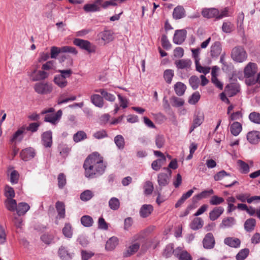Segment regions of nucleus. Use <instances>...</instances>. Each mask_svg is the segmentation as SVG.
<instances>
[{
  "mask_svg": "<svg viewBox=\"0 0 260 260\" xmlns=\"http://www.w3.org/2000/svg\"><path fill=\"white\" fill-rule=\"evenodd\" d=\"M204 221L200 217L193 219L190 224V228L193 230H198L203 227Z\"/></svg>",
  "mask_w": 260,
  "mask_h": 260,
  "instance_id": "473e14b6",
  "label": "nucleus"
},
{
  "mask_svg": "<svg viewBox=\"0 0 260 260\" xmlns=\"http://www.w3.org/2000/svg\"><path fill=\"white\" fill-rule=\"evenodd\" d=\"M93 197V192L90 190H86L80 194V199L83 201H88Z\"/></svg>",
  "mask_w": 260,
  "mask_h": 260,
  "instance_id": "09e8293b",
  "label": "nucleus"
},
{
  "mask_svg": "<svg viewBox=\"0 0 260 260\" xmlns=\"http://www.w3.org/2000/svg\"><path fill=\"white\" fill-rule=\"evenodd\" d=\"M95 92H100L103 98L106 100L110 102H114L115 100V96L114 95L108 92L105 89H99L95 90Z\"/></svg>",
  "mask_w": 260,
  "mask_h": 260,
  "instance_id": "2f4dec72",
  "label": "nucleus"
},
{
  "mask_svg": "<svg viewBox=\"0 0 260 260\" xmlns=\"http://www.w3.org/2000/svg\"><path fill=\"white\" fill-rule=\"evenodd\" d=\"M189 83L193 90L197 89L200 83V80L197 76H192L189 79Z\"/></svg>",
  "mask_w": 260,
  "mask_h": 260,
  "instance_id": "864d4df0",
  "label": "nucleus"
},
{
  "mask_svg": "<svg viewBox=\"0 0 260 260\" xmlns=\"http://www.w3.org/2000/svg\"><path fill=\"white\" fill-rule=\"evenodd\" d=\"M213 193L214 191L212 189L208 190H204L201 193L193 196V198H192V201L193 204H196L201 199L207 198L209 196Z\"/></svg>",
  "mask_w": 260,
  "mask_h": 260,
  "instance_id": "f3484780",
  "label": "nucleus"
},
{
  "mask_svg": "<svg viewBox=\"0 0 260 260\" xmlns=\"http://www.w3.org/2000/svg\"><path fill=\"white\" fill-rule=\"evenodd\" d=\"M153 210V208L151 205H143L140 210V215L143 218H146L149 216Z\"/></svg>",
  "mask_w": 260,
  "mask_h": 260,
  "instance_id": "4be33fe9",
  "label": "nucleus"
},
{
  "mask_svg": "<svg viewBox=\"0 0 260 260\" xmlns=\"http://www.w3.org/2000/svg\"><path fill=\"white\" fill-rule=\"evenodd\" d=\"M19 174L16 170H13L10 174V181L12 184H17L18 182Z\"/></svg>",
  "mask_w": 260,
  "mask_h": 260,
  "instance_id": "13d9d810",
  "label": "nucleus"
},
{
  "mask_svg": "<svg viewBox=\"0 0 260 260\" xmlns=\"http://www.w3.org/2000/svg\"><path fill=\"white\" fill-rule=\"evenodd\" d=\"M29 205L25 202L19 203L16 210L17 215L19 216H23L29 210Z\"/></svg>",
  "mask_w": 260,
  "mask_h": 260,
  "instance_id": "a211bd4d",
  "label": "nucleus"
},
{
  "mask_svg": "<svg viewBox=\"0 0 260 260\" xmlns=\"http://www.w3.org/2000/svg\"><path fill=\"white\" fill-rule=\"evenodd\" d=\"M193 189L189 190L185 193H183L180 199L177 201L176 203L175 207V208L179 207L185 201L189 198L193 193Z\"/></svg>",
  "mask_w": 260,
  "mask_h": 260,
  "instance_id": "f704fd0d",
  "label": "nucleus"
},
{
  "mask_svg": "<svg viewBox=\"0 0 260 260\" xmlns=\"http://www.w3.org/2000/svg\"><path fill=\"white\" fill-rule=\"evenodd\" d=\"M34 89L39 94L47 95L52 92L53 86L49 82L42 81L34 84Z\"/></svg>",
  "mask_w": 260,
  "mask_h": 260,
  "instance_id": "7ed1b4c3",
  "label": "nucleus"
},
{
  "mask_svg": "<svg viewBox=\"0 0 260 260\" xmlns=\"http://www.w3.org/2000/svg\"><path fill=\"white\" fill-rule=\"evenodd\" d=\"M144 193L146 195H150L153 191L154 188L153 185L151 181H146L144 186Z\"/></svg>",
  "mask_w": 260,
  "mask_h": 260,
  "instance_id": "680f3d73",
  "label": "nucleus"
},
{
  "mask_svg": "<svg viewBox=\"0 0 260 260\" xmlns=\"http://www.w3.org/2000/svg\"><path fill=\"white\" fill-rule=\"evenodd\" d=\"M242 129V125L238 122H233L230 126L231 132L235 136H237L241 132Z\"/></svg>",
  "mask_w": 260,
  "mask_h": 260,
  "instance_id": "72a5a7b5",
  "label": "nucleus"
},
{
  "mask_svg": "<svg viewBox=\"0 0 260 260\" xmlns=\"http://www.w3.org/2000/svg\"><path fill=\"white\" fill-rule=\"evenodd\" d=\"M215 244V240L213 235L209 233H207L203 240V245L204 248L211 249L213 248Z\"/></svg>",
  "mask_w": 260,
  "mask_h": 260,
  "instance_id": "1a4fd4ad",
  "label": "nucleus"
},
{
  "mask_svg": "<svg viewBox=\"0 0 260 260\" xmlns=\"http://www.w3.org/2000/svg\"><path fill=\"white\" fill-rule=\"evenodd\" d=\"M74 44L81 48L87 51L89 53L95 51V47L90 42L80 39H75L74 40Z\"/></svg>",
  "mask_w": 260,
  "mask_h": 260,
  "instance_id": "6e6552de",
  "label": "nucleus"
},
{
  "mask_svg": "<svg viewBox=\"0 0 260 260\" xmlns=\"http://www.w3.org/2000/svg\"><path fill=\"white\" fill-rule=\"evenodd\" d=\"M12 220L14 224V225L17 228H21L22 226L23 219L22 218L19 217V216L14 214Z\"/></svg>",
  "mask_w": 260,
  "mask_h": 260,
  "instance_id": "0e129e2a",
  "label": "nucleus"
},
{
  "mask_svg": "<svg viewBox=\"0 0 260 260\" xmlns=\"http://www.w3.org/2000/svg\"><path fill=\"white\" fill-rule=\"evenodd\" d=\"M250 120L255 123L260 124V114L256 112H251L249 115Z\"/></svg>",
  "mask_w": 260,
  "mask_h": 260,
  "instance_id": "e2e57ef3",
  "label": "nucleus"
},
{
  "mask_svg": "<svg viewBox=\"0 0 260 260\" xmlns=\"http://www.w3.org/2000/svg\"><path fill=\"white\" fill-rule=\"evenodd\" d=\"M91 103L96 107L102 108L104 106V100L103 96L99 94H94L90 97Z\"/></svg>",
  "mask_w": 260,
  "mask_h": 260,
  "instance_id": "b1692460",
  "label": "nucleus"
},
{
  "mask_svg": "<svg viewBox=\"0 0 260 260\" xmlns=\"http://www.w3.org/2000/svg\"><path fill=\"white\" fill-rule=\"evenodd\" d=\"M140 244L138 243L133 244L128 247L123 253L124 257H129L135 253L139 249Z\"/></svg>",
  "mask_w": 260,
  "mask_h": 260,
  "instance_id": "aec40b11",
  "label": "nucleus"
},
{
  "mask_svg": "<svg viewBox=\"0 0 260 260\" xmlns=\"http://www.w3.org/2000/svg\"><path fill=\"white\" fill-rule=\"evenodd\" d=\"M67 52L75 55L77 54V51L73 47L69 46H64L61 47L52 46L50 48V57L51 58H56L59 53Z\"/></svg>",
  "mask_w": 260,
  "mask_h": 260,
  "instance_id": "39448f33",
  "label": "nucleus"
},
{
  "mask_svg": "<svg viewBox=\"0 0 260 260\" xmlns=\"http://www.w3.org/2000/svg\"><path fill=\"white\" fill-rule=\"evenodd\" d=\"M166 161V158H158L153 161L151 164V167L153 170L155 171H158L161 168V166Z\"/></svg>",
  "mask_w": 260,
  "mask_h": 260,
  "instance_id": "58836bf2",
  "label": "nucleus"
},
{
  "mask_svg": "<svg viewBox=\"0 0 260 260\" xmlns=\"http://www.w3.org/2000/svg\"><path fill=\"white\" fill-rule=\"evenodd\" d=\"M164 169L167 171L168 174L161 173L157 176V182L160 187V190H161L162 187L165 186L169 184L172 174V171L169 168H164Z\"/></svg>",
  "mask_w": 260,
  "mask_h": 260,
  "instance_id": "0eeeda50",
  "label": "nucleus"
},
{
  "mask_svg": "<svg viewBox=\"0 0 260 260\" xmlns=\"http://www.w3.org/2000/svg\"><path fill=\"white\" fill-rule=\"evenodd\" d=\"M62 233L67 238H71L73 235L72 227L70 224L66 223L62 229Z\"/></svg>",
  "mask_w": 260,
  "mask_h": 260,
  "instance_id": "052dcab7",
  "label": "nucleus"
},
{
  "mask_svg": "<svg viewBox=\"0 0 260 260\" xmlns=\"http://www.w3.org/2000/svg\"><path fill=\"white\" fill-rule=\"evenodd\" d=\"M202 14L203 17L207 18L215 17L217 19L219 10L215 8L204 9L202 12Z\"/></svg>",
  "mask_w": 260,
  "mask_h": 260,
  "instance_id": "6ab92c4d",
  "label": "nucleus"
},
{
  "mask_svg": "<svg viewBox=\"0 0 260 260\" xmlns=\"http://www.w3.org/2000/svg\"><path fill=\"white\" fill-rule=\"evenodd\" d=\"M186 89V87L185 85L181 82H178L174 85L175 92L178 96L183 95Z\"/></svg>",
  "mask_w": 260,
  "mask_h": 260,
  "instance_id": "c756f323",
  "label": "nucleus"
},
{
  "mask_svg": "<svg viewBox=\"0 0 260 260\" xmlns=\"http://www.w3.org/2000/svg\"><path fill=\"white\" fill-rule=\"evenodd\" d=\"M4 204L6 208L11 212L15 211L18 205L16 201L13 199H6Z\"/></svg>",
  "mask_w": 260,
  "mask_h": 260,
  "instance_id": "5701e85b",
  "label": "nucleus"
},
{
  "mask_svg": "<svg viewBox=\"0 0 260 260\" xmlns=\"http://www.w3.org/2000/svg\"><path fill=\"white\" fill-rule=\"evenodd\" d=\"M54 109L53 108H50L47 110H44L41 112L42 114H46L44 121L48 122L52 124H56L60 120L62 116V111L59 110L56 113L48 114L49 113H53Z\"/></svg>",
  "mask_w": 260,
  "mask_h": 260,
  "instance_id": "20e7f679",
  "label": "nucleus"
},
{
  "mask_svg": "<svg viewBox=\"0 0 260 260\" xmlns=\"http://www.w3.org/2000/svg\"><path fill=\"white\" fill-rule=\"evenodd\" d=\"M200 94L199 92H194L188 100V103L190 104H196L200 99Z\"/></svg>",
  "mask_w": 260,
  "mask_h": 260,
  "instance_id": "338daca9",
  "label": "nucleus"
},
{
  "mask_svg": "<svg viewBox=\"0 0 260 260\" xmlns=\"http://www.w3.org/2000/svg\"><path fill=\"white\" fill-rule=\"evenodd\" d=\"M35 155V150L30 147L23 149L20 153L21 158L24 161H28L33 158Z\"/></svg>",
  "mask_w": 260,
  "mask_h": 260,
  "instance_id": "ddd939ff",
  "label": "nucleus"
},
{
  "mask_svg": "<svg viewBox=\"0 0 260 260\" xmlns=\"http://www.w3.org/2000/svg\"><path fill=\"white\" fill-rule=\"evenodd\" d=\"M174 75V71L172 70L168 69L165 71L164 78L167 83H171Z\"/></svg>",
  "mask_w": 260,
  "mask_h": 260,
  "instance_id": "8fccbe9b",
  "label": "nucleus"
},
{
  "mask_svg": "<svg viewBox=\"0 0 260 260\" xmlns=\"http://www.w3.org/2000/svg\"><path fill=\"white\" fill-rule=\"evenodd\" d=\"M109 206L111 209L117 210L120 207L119 200L116 198H112L109 201Z\"/></svg>",
  "mask_w": 260,
  "mask_h": 260,
  "instance_id": "de8ad7c7",
  "label": "nucleus"
},
{
  "mask_svg": "<svg viewBox=\"0 0 260 260\" xmlns=\"http://www.w3.org/2000/svg\"><path fill=\"white\" fill-rule=\"evenodd\" d=\"M55 207L60 218H64L65 216V207L64 204L59 201L56 203Z\"/></svg>",
  "mask_w": 260,
  "mask_h": 260,
  "instance_id": "4c0bfd02",
  "label": "nucleus"
},
{
  "mask_svg": "<svg viewBox=\"0 0 260 260\" xmlns=\"http://www.w3.org/2000/svg\"><path fill=\"white\" fill-rule=\"evenodd\" d=\"M224 200L223 198L218 197L217 196H212L210 201L209 203L211 205H218L223 203Z\"/></svg>",
  "mask_w": 260,
  "mask_h": 260,
  "instance_id": "5fc2aeb1",
  "label": "nucleus"
},
{
  "mask_svg": "<svg viewBox=\"0 0 260 260\" xmlns=\"http://www.w3.org/2000/svg\"><path fill=\"white\" fill-rule=\"evenodd\" d=\"M41 141L43 145L46 148H50L52 144V134L51 131H46L41 136Z\"/></svg>",
  "mask_w": 260,
  "mask_h": 260,
  "instance_id": "9b49d317",
  "label": "nucleus"
},
{
  "mask_svg": "<svg viewBox=\"0 0 260 260\" xmlns=\"http://www.w3.org/2000/svg\"><path fill=\"white\" fill-rule=\"evenodd\" d=\"M58 254L60 258L63 260H70L71 258L70 254L68 252L66 248L63 246H61L58 250Z\"/></svg>",
  "mask_w": 260,
  "mask_h": 260,
  "instance_id": "ea45409f",
  "label": "nucleus"
},
{
  "mask_svg": "<svg viewBox=\"0 0 260 260\" xmlns=\"http://www.w3.org/2000/svg\"><path fill=\"white\" fill-rule=\"evenodd\" d=\"M174 64L178 69H189L192 64L191 61L189 59H181L176 60Z\"/></svg>",
  "mask_w": 260,
  "mask_h": 260,
  "instance_id": "2eb2a0df",
  "label": "nucleus"
},
{
  "mask_svg": "<svg viewBox=\"0 0 260 260\" xmlns=\"http://www.w3.org/2000/svg\"><path fill=\"white\" fill-rule=\"evenodd\" d=\"M60 155L63 157H67L71 151V148L67 145L60 144L58 147Z\"/></svg>",
  "mask_w": 260,
  "mask_h": 260,
  "instance_id": "3c124183",
  "label": "nucleus"
},
{
  "mask_svg": "<svg viewBox=\"0 0 260 260\" xmlns=\"http://www.w3.org/2000/svg\"><path fill=\"white\" fill-rule=\"evenodd\" d=\"M175 256L178 260H192L190 254L186 251L183 250L180 247L175 249Z\"/></svg>",
  "mask_w": 260,
  "mask_h": 260,
  "instance_id": "4468645a",
  "label": "nucleus"
},
{
  "mask_svg": "<svg viewBox=\"0 0 260 260\" xmlns=\"http://www.w3.org/2000/svg\"><path fill=\"white\" fill-rule=\"evenodd\" d=\"M249 253V250L248 248H244L241 250L236 255L237 260H244L245 259Z\"/></svg>",
  "mask_w": 260,
  "mask_h": 260,
  "instance_id": "6e6d98bb",
  "label": "nucleus"
},
{
  "mask_svg": "<svg viewBox=\"0 0 260 260\" xmlns=\"http://www.w3.org/2000/svg\"><path fill=\"white\" fill-rule=\"evenodd\" d=\"M4 191V195L7 199H13L15 196L13 188L8 185L5 186Z\"/></svg>",
  "mask_w": 260,
  "mask_h": 260,
  "instance_id": "a18cd8bd",
  "label": "nucleus"
},
{
  "mask_svg": "<svg viewBox=\"0 0 260 260\" xmlns=\"http://www.w3.org/2000/svg\"><path fill=\"white\" fill-rule=\"evenodd\" d=\"M236 223V220L234 217H228L224 218L219 225L221 229L229 228L232 227Z\"/></svg>",
  "mask_w": 260,
  "mask_h": 260,
  "instance_id": "a878e982",
  "label": "nucleus"
},
{
  "mask_svg": "<svg viewBox=\"0 0 260 260\" xmlns=\"http://www.w3.org/2000/svg\"><path fill=\"white\" fill-rule=\"evenodd\" d=\"M114 142L119 149H123L124 147L125 142L122 136L118 135L114 138Z\"/></svg>",
  "mask_w": 260,
  "mask_h": 260,
  "instance_id": "49530a36",
  "label": "nucleus"
},
{
  "mask_svg": "<svg viewBox=\"0 0 260 260\" xmlns=\"http://www.w3.org/2000/svg\"><path fill=\"white\" fill-rule=\"evenodd\" d=\"M237 164L240 167V171L241 173L247 174L249 172V167L248 165L241 160H238Z\"/></svg>",
  "mask_w": 260,
  "mask_h": 260,
  "instance_id": "603ef678",
  "label": "nucleus"
},
{
  "mask_svg": "<svg viewBox=\"0 0 260 260\" xmlns=\"http://www.w3.org/2000/svg\"><path fill=\"white\" fill-rule=\"evenodd\" d=\"M83 168L85 176L92 179L102 175L105 171L106 165L104 163L103 158L98 153L94 152L86 158Z\"/></svg>",
  "mask_w": 260,
  "mask_h": 260,
  "instance_id": "f257e3e1",
  "label": "nucleus"
},
{
  "mask_svg": "<svg viewBox=\"0 0 260 260\" xmlns=\"http://www.w3.org/2000/svg\"><path fill=\"white\" fill-rule=\"evenodd\" d=\"M53 236L48 234H44L41 237V241L47 245L51 244L53 242Z\"/></svg>",
  "mask_w": 260,
  "mask_h": 260,
  "instance_id": "4d7b16f0",
  "label": "nucleus"
},
{
  "mask_svg": "<svg viewBox=\"0 0 260 260\" xmlns=\"http://www.w3.org/2000/svg\"><path fill=\"white\" fill-rule=\"evenodd\" d=\"M234 26L230 22H225L223 23L222 30L225 33H230L233 29Z\"/></svg>",
  "mask_w": 260,
  "mask_h": 260,
  "instance_id": "774afa93",
  "label": "nucleus"
},
{
  "mask_svg": "<svg viewBox=\"0 0 260 260\" xmlns=\"http://www.w3.org/2000/svg\"><path fill=\"white\" fill-rule=\"evenodd\" d=\"M224 212V208L222 207H217L214 208L209 213V218L212 221L216 220Z\"/></svg>",
  "mask_w": 260,
  "mask_h": 260,
  "instance_id": "412c9836",
  "label": "nucleus"
},
{
  "mask_svg": "<svg viewBox=\"0 0 260 260\" xmlns=\"http://www.w3.org/2000/svg\"><path fill=\"white\" fill-rule=\"evenodd\" d=\"M49 76V73L44 70H39L38 73L33 77L32 81H42L48 78Z\"/></svg>",
  "mask_w": 260,
  "mask_h": 260,
  "instance_id": "bb28decb",
  "label": "nucleus"
},
{
  "mask_svg": "<svg viewBox=\"0 0 260 260\" xmlns=\"http://www.w3.org/2000/svg\"><path fill=\"white\" fill-rule=\"evenodd\" d=\"M226 176H228L230 178L233 177L232 176H231L230 174L228 173L224 170H221L214 176V179L215 181H219Z\"/></svg>",
  "mask_w": 260,
  "mask_h": 260,
  "instance_id": "bf43d9fd",
  "label": "nucleus"
},
{
  "mask_svg": "<svg viewBox=\"0 0 260 260\" xmlns=\"http://www.w3.org/2000/svg\"><path fill=\"white\" fill-rule=\"evenodd\" d=\"M53 82L59 87L63 88L68 85V81L67 79L61 77L59 75H56L53 79Z\"/></svg>",
  "mask_w": 260,
  "mask_h": 260,
  "instance_id": "cd10ccee",
  "label": "nucleus"
},
{
  "mask_svg": "<svg viewBox=\"0 0 260 260\" xmlns=\"http://www.w3.org/2000/svg\"><path fill=\"white\" fill-rule=\"evenodd\" d=\"M257 72V64L254 62H249L244 69V74L245 78V83L248 85L255 84V74Z\"/></svg>",
  "mask_w": 260,
  "mask_h": 260,
  "instance_id": "f03ea898",
  "label": "nucleus"
},
{
  "mask_svg": "<svg viewBox=\"0 0 260 260\" xmlns=\"http://www.w3.org/2000/svg\"><path fill=\"white\" fill-rule=\"evenodd\" d=\"M187 32L184 29L176 30L173 37V42L175 44H181L185 40Z\"/></svg>",
  "mask_w": 260,
  "mask_h": 260,
  "instance_id": "9d476101",
  "label": "nucleus"
},
{
  "mask_svg": "<svg viewBox=\"0 0 260 260\" xmlns=\"http://www.w3.org/2000/svg\"><path fill=\"white\" fill-rule=\"evenodd\" d=\"M87 138L86 134L82 131H80L75 134L73 136V140L76 143H78Z\"/></svg>",
  "mask_w": 260,
  "mask_h": 260,
  "instance_id": "79ce46f5",
  "label": "nucleus"
},
{
  "mask_svg": "<svg viewBox=\"0 0 260 260\" xmlns=\"http://www.w3.org/2000/svg\"><path fill=\"white\" fill-rule=\"evenodd\" d=\"M256 221L253 218H249L244 223V229L247 232L252 231L255 226Z\"/></svg>",
  "mask_w": 260,
  "mask_h": 260,
  "instance_id": "e433bc0d",
  "label": "nucleus"
},
{
  "mask_svg": "<svg viewBox=\"0 0 260 260\" xmlns=\"http://www.w3.org/2000/svg\"><path fill=\"white\" fill-rule=\"evenodd\" d=\"M173 254L175 256V249H174L173 245L172 244L167 245L164 250L163 256L168 258L171 257Z\"/></svg>",
  "mask_w": 260,
  "mask_h": 260,
  "instance_id": "c9c22d12",
  "label": "nucleus"
},
{
  "mask_svg": "<svg viewBox=\"0 0 260 260\" xmlns=\"http://www.w3.org/2000/svg\"><path fill=\"white\" fill-rule=\"evenodd\" d=\"M24 132L23 129H19L12 136V138L10 140L11 143L16 142L17 141L20 142L22 138V134Z\"/></svg>",
  "mask_w": 260,
  "mask_h": 260,
  "instance_id": "c03bdc74",
  "label": "nucleus"
},
{
  "mask_svg": "<svg viewBox=\"0 0 260 260\" xmlns=\"http://www.w3.org/2000/svg\"><path fill=\"white\" fill-rule=\"evenodd\" d=\"M224 243L231 247L238 248L240 246L241 241L238 238L228 237L224 239Z\"/></svg>",
  "mask_w": 260,
  "mask_h": 260,
  "instance_id": "393cba45",
  "label": "nucleus"
},
{
  "mask_svg": "<svg viewBox=\"0 0 260 260\" xmlns=\"http://www.w3.org/2000/svg\"><path fill=\"white\" fill-rule=\"evenodd\" d=\"M231 57L237 62H242L246 60L247 54L243 47L236 46L232 50Z\"/></svg>",
  "mask_w": 260,
  "mask_h": 260,
  "instance_id": "423d86ee",
  "label": "nucleus"
},
{
  "mask_svg": "<svg viewBox=\"0 0 260 260\" xmlns=\"http://www.w3.org/2000/svg\"><path fill=\"white\" fill-rule=\"evenodd\" d=\"M102 39L105 42L108 43L113 40L112 34L109 30L104 31L102 33Z\"/></svg>",
  "mask_w": 260,
  "mask_h": 260,
  "instance_id": "69168bd1",
  "label": "nucleus"
},
{
  "mask_svg": "<svg viewBox=\"0 0 260 260\" xmlns=\"http://www.w3.org/2000/svg\"><path fill=\"white\" fill-rule=\"evenodd\" d=\"M83 9L86 12H93L99 11L100 7L96 6L94 3L92 4H87L84 6Z\"/></svg>",
  "mask_w": 260,
  "mask_h": 260,
  "instance_id": "a19ab883",
  "label": "nucleus"
},
{
  "mask_svg": "<svg viewBox=\"0 0 260 260\" xmlns=\"http://www.w3.org/2000/svg\"><path fill=\"white\" fill-rule=\"evenodd\" d=\"M222 46L220 42H214L210 47V55L212 58H217L221 54Z\"/></svg>",
  "mask_w": 260,
  "mask_h": 260,
  "instance_id": "f8f14e48",
  "label": "nucleus"
},
{
  "mask_svg": "<svg viewBox=\"0 0 260 260\" xmlns=\"http://www.w3.org/2000/svg\"><path fill=\"white\" fill-rule=\"evenodd\" d=\"M248 141L252 144H255L260 141V132L258 131H252L248 133L247 135Z\"/></svg>",
  "mask_w": 260,
  "mask_h": 260,
  "instance_id": "dca6fc26",
  "label": "nucleus"
},
{
  "mask_svg": "<svg viewBox=\"0 0 260 260\" xmlns=\"http://www.w3.org/2000/svg\"><path fill=\"white\" fill-rule=\"evenodd\" d=\"M185 16V10L183 7L178 6L173 11V16L175 19H179Z\"/></svg>",
  "mask_w": 260,
  "mask_h": 260,
  "instance_id": "7c9ffc66",
  "label": "nucleus"
},
{
  "mask_svg": "<svg viewBox=\"0 0 260 260\" xmlns=\"http://www.w3.org/2000/svg\"><path fill=\"white\" fill-rule=\"evenodd\" d=\"M118 240L115 237L110 238L106 242L105 248L107 250H112L115 248L118 245Z\"/></svg>",
  "mask_w": 260,
  "mask_h": 260,
  "instance_id": "c85d7f7f",
  "label": "nucleus"
},
{
  "mask_svg": "<svg viewBox=\"0 0 260 260\" xmlns=\"http://www.w3.org/2000/svg\"><path fill=\"white\" fill-rule=\"evenodd\" d=\"M81 222L85 227L91 226L93 223L92 218L89 215H84L81 218Z\"/></svg>",
  "mask_w": 260,
  "mask_h": 260,
  "instance_id": "37998d69",
  "label": "nucleus"
}]
</instances>
